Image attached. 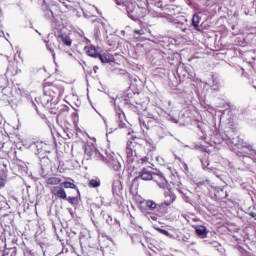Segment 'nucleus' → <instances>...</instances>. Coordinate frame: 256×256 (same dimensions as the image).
Instances as JSON below:
<instances>
[{
  "label": "nucleus",
  "instance_id": "1",
  "mask_svg": "<svg viewBox=\"0 0 256 256\" xmlns=\"http://www.w3.org/2000/svg\"><path fill=\"white\" fill-rule=\"evenodd\" d=\"M155 143L151 139L134 137L127 142L126 155L128 163H133V153L135 157H141L143 153H152L155 151Z\"/></svg>",
  "mask_w": 256,
  "mask_h": 256
},
{
  "label": "nucleus",
  "instance_id": "2",
  "mask_svg": "<svg viewBox=\"0 0 256 256\" xmlns=\"http://www.w3.org/2000/svg\"><path fill=\"white\" fill-rule=\"evenodd\" d=\"M232 143L236 147L234 148V153H236L238 157H249L251 153H253V145L240 137L233 138Z\"/></svg>",
  "mask_w": 256,
  "mask_h": 256
},
{
  "label": "nucleus",
  "instance_id": "3",
  "mask_svg": "<svg viewBox=\"0 0 256 256\" xmlns=\"http://www.w3.org/2000/svg\"><path fill=\"white\" fill-rule=\"evenodd\" d=\"M43 91L45 97H49L47 101H53L63 95L64 89L63 86L53 84L51 82H45L43 86Z\"/></svg>",
  "mask_w": 256,
  "mask_h": 256
},
{
  "label": "nucleus",
  "instance_id": "4",
  "mask_svg": "<svg viewBox=\"0 0 256 256\" xmlns=\"http://www.w3.org/2000/svg\"><path fill=\"white\" fill-rule=\"evenodd\" d=\"M137 99H139V95L135 94L131 90H128L127 94L124 98V101H127L129 103L131 109L135 113H141V112L145 111V106H143V104L141 102H139Z\"/></svg>",
  "mask_w": 256,
  "mask_h": 256
},
{
  "label": "nucleus",
  "instance_id": "5",
  "mask_svg": "<svg viewBox=\"0 0 256 256\" xmlns=\"http://www.w3.org/2000/svg\"><path fill=\"white\" fill-rule=\"evenodd\" d=\"M164 202H162L163 207H170V205H173L175 201H177V196L175 193H173V190L171 188H167V190L164 191Z\"/></svg>",
  "mask_w": 256,
  "mask_h": 256
},
{
  "label": "nucleus",
  "instance_id": "6",
  "mask_svg": "<svg viewBox=\"0 0 256 256\" xmlns=\"http://www.w3.org/2000/svg\"><path fill=\"white\" fill-rule=\"evenodd\" d=\"M140 125H142V127L147 130L153 129V127H157V120L155 118L144 116L140 118Z\"/></svg>",
  "mask_w": 256,
  "mask_h": 256
},
{
  "label": "nucleus",
  "instance_id": "7",
  "mask_svg": "<svg viewBox=\"0 0 256 256\" xmlns=\"http://www.w3.org/2000/svg\"><path fill=\"white\" fill-rule=\"evenodd\" d=\"M50 193L54 196L57 197V199H67V192L65 191V188L61 186H54L50 189Z\"/></svg>",
  "mask_w": 256,
  "mask_h": 256
},
{
  "label": "nucleus",
  "instance_id": "8",
  "mask_svg": "<svg viewBox=\"0 0 256 256\" xmlns=\"http://www.w3.org/2000/svg\"><path fill=\"white\" fill-rule=\"evenodd\" d=\"M98 58L100 59L101 63H117L115 60V56L111 54L110 51L101 52Z\"/></svg>",
  "mask_w": 256,
  "mask_h": 256
},
{
  "label": "nucleus",
  "instance_id": "9",
  "mask_svg": "<svg viewBox=\"0 0 256 256\" xmlns=\"http://www.w3.org/2000/svg\"><path fill=\"white\" fill-rule=\"evenodd\" d=\"M152 179L153 181H155L156 185L160 187V189H167V185H169V182H167V179H165L163 175L155 174Z\"/></svg>",
  "mask_w": 256,
  "mask_h": 256
},
{
  "label": "nucleus",
  "instance_id": "10",
  "mask_svg": "<svg viewBox=\"0 0 256 256\" xmlns=\"http://www.w3.org/2000/svg\"><path fill=\"white\" fill-rule=\"evenodd\" d=\"M139 179H142V181H153V173L144 168L140 172V175L134 179V181H139Z\"/></svg>",
  "mask_w": 256,
  "mask_h": 256
},
{
  "label": "nucleus",
  "instance_id": "11",
  "mask_svg": "<svg viewBox=\"0 0 256 256\" xmlns=\"http://www.w3.org/2000/svg\"><path fill=\"white\" fill-rule=\"evenodd\" d=\"M19 63L18 62H9L7 73L8 75H11V77H15L17 73H19Z\"/></svg>",
  "mask_w": 256,
  "mask_h": 256
},
{
  "label": "nucleus",
  "instance_id": "12",
  "mask_svg": "<svg viewBox=\"0 0 256 256\" xmlns=\"http://www.w3.org/2000/svg\"><path fill=\"white\" fill-rule=\"evenodd\" d=\"M121 191H123V184L120 180L114 181L112 184V193L114 197H119V195H121Z\"/></svg>",
  "mask_w": 256,
  "mask_h": 256
},
{
  "label": "nucleus",
  "instance_id": "13",
  "mask_svg": "<svg viewBox=\"0 0 256 256\" xmlns=\"http://www.w3.org/2000/svg\"><path fill=\"white\" fill-rule=\"evenodd\" d=\"M85 157L88 161L97 159V150H95L91 146L86 147L85 148Z\"/></svg>",
  "mask_w": 256,
  "mask_h": 256
},
{
  "label": "nucleus",
  "instance_id": "14",
  "mask_svg": "<svg viewBox=\"0 0 256 256\" xmlns=\"http://www.w3.org/2000/svg\"><path fill=\"white\" fill-rule=\"evenodd\" d=\"M144 203L148 211H159L163 207L162 204H156L153 200H146Z\"/></svg>",
  "mask_w": 256,
  "mask_h": 256
},
{
  "label": "nucleus",
  "instance_id": "15",
  "mask_svg": "<svg viewBox=\"0 0 256 256\" xmlns=\"http://www.w3.org/2000/svg\"><path fill=\"white\" fill-rule=\"evenodd\" d=\"M194 229L196 235H198V237H201L202 239H205V237H207V234L209 233L207 227L203 225L194 226Z\"/></svg>",
  "mask_w": 256,
  "mask_h": 256
},
{
  "label": "nucleus",
  "instance_id": "16",
  "mask_svg": "<svg viewBox=\"0 0 256 256\" xmlns=\"http://www.w3.org/2000/svg\"><path fill=\"white\" fill-rule=\"evenodd\" d=\"M200 23H201V16H199V14H194L192 17V26L199 33L203 32V30L199 26Z\"/></svg>",
  "mask_w": 256,
  "mask_h": 256
},
{
  "label": "nucleus",
  "instance_id": "17",
  "mask_svg": "<svg viewBox=\"0 0 256 256\" xmlns=\"http://www.w3.org/2000/svg\"><path fill=\"white\" fill-rule=\"evenodd\" d=\"M58 43H63V45H66V47H71L73 44V40L67 35H59L57 38Z\"/></svg>",
  "mask_w": 256,
  "mask_h": 256
},
{
  "label": "nucleus",
  "instance_id": "18",
  "mask_svg": "<svg viewBox=\"0 0 256 256\" xmlns=\"http://www.w3.org/2000/svg\"><path fill=\"white\" fill-rule=\"evenodd\" d=\"M84 49L86 51V54L89 57H94V59H97V57L99 58V55L101 54V53H98L97 49L95 47H93V46H87Z\"/></svg>",
  "mask_w": 256,
  "mask_h": 256
},
{
  "label": "nucleus",
  "instance_id": "19",
  "mask_svg": "<svg viewBox=\"0 0 256 256\" xmlns=\"http://www.w3.org/2000/svg\"><path fill=\"white\" fill-rule=\"evenodd\" d=\"M61 181V178L52 176L46 179V185L55 187V185H61Z\"/></svg>",
  "mask_w": 256,
  "mask_h": 256
},
{
  "label": "nucleus",
  "instance_id": "20",
  "mask_svg": "<svg viewBox=\"0 0 256 256\" xmlns=\"http://www.w3.org/2000/svg\"><path fill=\"white\" fill-rule=\"evenodd\" d=\"M69 115V107L63 106L61 108V112L57 115L56 121L59 123V121H63L64 117H67Z\"/></svg>",
  "mask_w": 256,
  "mask_h": 256
},
{
  "label": "nucleus",
  "instance_id": "21",
  "mask_svg": "<svg viewBox=\"0 0 256 256\" xmlns=\"http://www.w3.org/2000/svg\"><path fill=\"white\" fill-rule=\"evenodd\" d=\"M139 11H141V9H139V8H134L133 10L128 8V15H129L130 19L137 21V19H139L141 17V15L138 14Z\"/></svg>",
  "mask_w": 256,
  "mask_h": 256
},
{
  "label": "nucleus",
  "instance_id": "22",
  "mask_svg": "<svg viewBox=\"0 0 256 256\" xmlns=\"http://www.w3.org/2000/svg\"><path fill=\"white\" fill-rule=\"evenodd\" d=\"M61 186L64 187V189H76L79 193V188L75 185L74 180H72V182L64 181L61 183Z\"/></svg>",
  "mask_w": 256,
  "mask_h": 256
},
{
  "label": "nucleus",
  "instance_id": "23",
  "mask_svg": "<svg viewBox=\"0 0 256 256\" xmlns=\"http://www.w3.org/2000/svg\"><path fill=\"white\" fill-rule=\"evenodd\" d=\"M46 47L50 51V53H52V55H55V49H59V45L55 44V42L51 40L46 43Z\"/></svg>",
  "mask_w": 256,
  "mask_h": 256
},
{
  "label": "nucleus",
  "instance_id": "24",
  "mask_svg": "<svg viewBox=\"0 0 256 256\" xmlns=\"http://www.w3.org/2000/svg\"><path fill=\"white\" fill-rule=\"evenodd\" d=\"M88 187H92V188L101 187V180L91 179L88 183Z\"/></svg>",
  "mask_w": 256,
  "mask_h": 256
},
{
  "label": "nucleus",
  "instance_id": "25",
  "mask_svg": "<svg viewBox=\"0 0 256 256\" xmlns=\"http://www.w3.org/2000/svg\"><path fill=\"white\" fill-rule=\"evenodd\" d=\"M65 201H68V203H70V205H79V198H77V197H71V196L67 197L66 196Z\"/></svg>",
  "mask_w": 256,
  "mask_h": 256
},
{
  "label": "nucleus",
  "instance_id": "26",
  "mask_svg": "<svg viewBox=\"0 0 256 256\" xmlns=\"http://www.w3.org/2000/svg\"><path fill=\"white\" fill-rule=\"evenodd\" d=\"M117 119H118V121H125V113H123V111H118Z\"/></svg>",
  "mask_w": 256,
  "mask_h": 256
},
{
  "label": "nucleus",
  "instance_id": "27",
  "mask_svg": "<svg viewBox=\"0 0 256 256\" xmlns=\"http://www.w3.org/2000/svg\"><path fill=\"white\" fill-rule=\"evenodd\" d=\"M125 120H120L118 121V127L120 129H125V127H127V124L124 122Z\"/></svg>",
  "mask_w": 256,
  "mask_h": 256
},
{
  "label": "nucleus",
  "instance_id": "28",
  "mask_svg": "<svg viewBox=\"0 0 256 256\" xmlns=\"http://www.w3.org/2000/svg\"><path fill=\"white\" fill-rule=\"evenodd\" d=\"M142 165H147L149 163V158L147 156H144L141 158Z\"/></svg>",
  "mask_w": 256,
  "mask_h": 256
},
{
  "label": "nucleus",
  "instance_id": "29",
  "mask_svg": "<svg viewBox=\"0 0 256 256\" xmlns=\"http://www.w3.org/2000/svg\"><path fill=\"white\" fill-rule=\"evenodd\" d=\"M133 33H135V35H145V31L143 29H141V30H134Z\"/></svg>",
  "mask_w": 256,
  "mask_h": 256
},
{
  "label": "nucleus",
  "instance_id": "30",
  "mask_svg": "<svg viewBox=\"0 0 256 256\" xmlns=\"http://www.w3.org/2000/svg\"><path fill=\"white\" fill-rule=\"evenodd\" d=\"M5 179L0 178V189H3V187H5Z\"/></svg>",
  "mask_w": 256,
  "mask_h": 256
},
{
  "label": "nucleus",
  "instance_id": "31",
  "mask_svg": "<svg viewBox=\"0 0 256 256\" xmlns=\"http://www.w3.org/2000/svg\"><path fill=\"white\" fill-rule=\"evenodd\" d=\"M230 125V129H232V131H237V127H235V125L229 123Z\"/></svg>",
  "mask_w": 256,
  "mask_h": 256
},
{
  "label": "nucleus",
  "instance_id": "32",
  "mask_svg": "<svg viewBox=\"0 0 256 256\" xmlns=\"http://www.w3.org/2000/svg\"><path fill=\"white\" fill-rule=\"evenodd\" d=\"M169 232H167L166 230H164V235H167Z\"/></svg>",
  "mask_w": 256,
  "mask_h": 256
},
{
  "label": "nucleus",
  "instance_id": "33",
  "mask_svg": "<svg viewBox=\"0 0 256 256\" xmlns=\"http://www.w3.org/2000/svg\"><path fill=\"white\" fill-rule=\"evenodd\" d=\"M70 181H73V179L69 178Z\"/></svg>",
  "mask_w": 256,
  "mask_h": 256
}]
</instances>
